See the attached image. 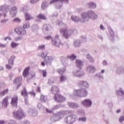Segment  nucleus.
I'll return each mask as SVG.
<instances>
[{
  "instance_id": "20e7f679",
  "label": "nucleus",
  "mask_w": 124,
  "mask_h": 124,
  "mask_svg": "<svg viewBox=\"0 0 124 124\" xmlns=\"http://www.w3.org/2000/svg\"><path fill=\"white\" fill-rule=\"evenodd\" d=\"M53 98L55 101H56V102H58L59 103L65 101L66 99L65 97L62 96V95L59 93L58 94L54 95Z\"/></svg>"
},
{
  "instance_id": "f3484780",
  "label": "nucleus",
  "mask_w": 124,
  "mask_h": 124,
  "mask_svg": "<svg viewBox=\"0 0 124 124\" xmlns=\"http://www.w3.org/2000/svg\"><path fill=\"white\" fill-rule=\"evenodd\" d=\"M87 70L88 71H89L90 73H95L96 69H95V67L93 65L88 66L87 67Z\"/></svg>"
},
{
  "instance_id": "473e14b6",
  "label": "nucleus",
  "mask_w": 124,
  "mask_h": 124,
  "mask_svg": "<svg viewBox=\"0 0 124 124\" xmlns=\"http://www.w3.org/2000/svg\"><path fill=\"white\" fill-rule=\"evenodd\" d=\"M59 79H60V81L61 82H64V81H66V80L67 79V78H66V77L62 75L60 77Z\"/></svg>"
},
{
  "instance_id": "f257e3e1",
  "label": "nucleus",
  "mask_w": 124,
  "mask_h": 124,
  "mask_svg": "<svg viewBox=\"0 0 124 124\" xmlns=\"http://www.w3.org/2000/svg\"><path fill=\"white\" fill-rule=\"evenodd\" d=\"M60 32L62 35L63 37L67 39L70 36H71L72 34H74V29H68L67 28H62L60 30Z\"/></svg>"
},
{
  "instance_id": "603ef678",
  "label": "nucleus",
  "mask_w": 124,
  "mask_h": 124,
  "mask_svg": "<svg viewBox=\"0 0 124 124\" xmlns=\"http://www.w3.org/2000/svg\"><path fill=\"white\" fill-rule=\"evenodd\" d=\"M45 39H46V40H49V39H52V36H51V35H49L46 37H45Z\"/></svg>"
},
{
  "instance_id": "e2e57ef3",
  "label": "nucleus",
  "mask_w": 124,
  "mask_h": 124,
  "mask_svg": "<svg viewBox=\"0 0 124 124\" xmlns=\"http://www.w3.org/2000/svg\"><path fill=\"white\" fill-rule=\"evenodd\" d=\"M31 78H34L35 77V73H32L31 74Z\"/></svg>"
},
{
  "instance_id": "a19ab883",
  "label": "nucleus",
  "mask_w": 124,
  "mask_h": 124,
  "mask_svg": "<svg viewBox=\"0 0 124 124\" xmlns=\"http://www.w3.org/2000/svg\"><path fill=\"white\" fill-rule=\"evenodd\" d=\"M79 122H83V123H85L87 121V117H80L78 119Z\"/></svg>"
},
{
  "instance_id": "9b49d317",
  "label": "nucleus",
  "mask_w": 124,
  "mask_h": 124,
  "mask_svg": "<svg viewBox=\"0 0 124 124\" xmlns=\"http://www.w3.org/2000/svg\"><path fill=\"white\" fill-rule=\"evenodd\" d=\"M14 84L17 85V89H19L22 86V77L16 78L14 80Z\"/></svg>"
},
{
  "instance_id": "2eb2a0df",
  "label": "nucleus",
  "mask_w": 124,
  "mask_h": 124,
  "mask_svg": "<svg viewBox=\"0 0 124 124\" xmlns=\"http://www.w3.org/2000/svg\"><path fill=\"white\" fill-rule=\"evenodd\" d=\"M81 18L83 20V23L88 22L90 20L89 14L88 13H83L81 14Z\"/></svg>"
},
{
  "instance_id": "7ed1b4c3",
  "label": "nucleus",
  "mask_w": 124,
  "mask_h": 124,
  "mask_svg": "<svg viewBox=\"0 0 124 124\" xmlns=\"http://www.w3.org/2000/svg\"><path fill=\"white\" fill-rule=\"evenodd\" d=\"M14 31L19 35H25L27 33V30L22 26H17L15 29Z\"/></svg>"
},
{
  "instance_id": "49530a36",
  "label": "nucleus",
  "mask_w": 124,
  "mask_h": 124,
  "mask_svg": "<svg viewBox=\"0 0 124 124\" xmlns=\"http://www.w3.org/2000/svg\"><path fill=\"white\" fill-rule=\"evenodd\" d=\"M29 112L30 113H31V114H33L35 113H36V109L31 108L29 109Z\"/></svg>"
},
{
  "instance_id": "dca6fc26",
  "label": "nucleus",
  "mask_w": 124,
  "mask_h": 124,
  "mask_svg": "<svg viewBox=\"0 0 124 124\" xmlns=\"http://www.w3.org/2000/svg\"><path fill=\"white\" fill-rule=\"evenodd\" d=\"M10 14L13 18L16 17V15L17 14V8L15 6L13 7L10 11Z\"/></svg>"
},
{
  "instance_id": "c756f323",
  "label": "nucleus",
  "mask_w": 124,
  "mask_h": 124,
  "mask_svg": "<svg viewBox=\"0 0 124 124\" xmlns=\"http://www.w3.org/2000/svg\"><path fill=\"white\" fill-rule=\"evenodd\" d=\"M56 1H60L61 2L59 3V4H57L56 6V8H57V9H59V8H61L62 7V2H63V1H64V0H56Z\"/></svg>"
},
{
  "instance_id": "4c0bfd02",
  "label": "nucleus",
  "mask_w": 124,
  "mask_h": 124,
  "mask_svg": "<svg viewBox=\"0 0 124 124\" xmlns=\"http://www.w3.org/2000/svg\"><path fill=\"white\" fill-rule=\"evenodd\" d=\"M41 6H42V9H43V10H44V9H45V8H46L48 6L47 5V2L46 1L43 2L42 3Z\"/></svg>"
},
{
  "instance_id": "c9c22d12",
  "label": "nucleus",
  "mask_w": 124,
  "mask_h": 124,
  "mask_svg": "<svg viewBox=\"0 0 124 124\" xmlns=\"http://www.w3.org/2000/svg\"><path fill=\"white\" fill-rule=\"evenodd\" d=\"M67 58L68 59H69V60H70L71 61H74V60H76L77 57L76 56V55L72 54L71 56H67Z\"/></svg>"
},
{
  "instance_id": "a211bd4d",
  "label": "nucleus",
  "mask_w": 124,
  "mask_h": 124,
  "mask_svg": "<svg viewBox=\"0 0 124 124\" xmlns=\"http://www.w3.org/2000/svg\"><path fill=\"white\" fill-rule=\"evenodd\" d=\"M25 18L26 21H31V20H32L33 19V17H32L31 14L27 13L25 14Z\"/></svg>"
},
{
  "instance_id": "09e8293b",
  "label": "nucleus",
  "mask_w": 124,
  "mask_h": 124,
  "mask_svg": "<svg viewBox=\"0 0 124 124\" xmlns=\"http://www.w3.org/2000/svg\"><path fill=\"white\" fill-rule=\"evenodd\" d=\"M38 49L39 50H43V49H45V45H42V46H39L38 47Z\"/></svg>"
},
{
  "instance_id": "0e129e2a",
  "label": "nucleus",
  "mask_w": 124,
  "mask_h": 124,
  "mask_svg": "<svg viewBox=\"0 0 124 124\" xmlns=\"http://www.w3.org/2000/svg\"><path fill=\"white\" fill-rule=\"evenodd\" d=\"M92 57V56H91V55H90V54H87V58L88 60H90V59H91Z\"/></svg>"
},
{
  "instance_id": "680f3d73",
  "label": "nucleus",
  "mask_w": 124,
  "mask_h": 124,
  "mask_svg": "<svg viewBox=\"0 0 124 124\" xmlns=\"http://www.w3.org/2000/svg\"><path fill=\"white\" fill-rule=\"evenodd\" d=\"M89 60L90 62H94V59H93V57Z\"/></svg>"
},
{
  "instance_id": "bf43d9fd",
  "label": "nucleus",
  "mask_w": 124,
  "mask_h": 124,
  "mask_svg": "<svg viewBox=\"0 0 124 124\" xmlns=\"http://www.w3.org/2000/svg\"><path fill=\"white\" fill-rule=\"evenodd\" d=\"M57 1H56V0H52L51 1H50L49 2V4H52V3H55V2H57Z\"/></svg>"
},
{
  "instance_id": "a878e982",
  "label": "nucleus",
  "mask_w": 124,
  "mask_h": 124,
  "mask_svg": "<svg viewBox=\"0 0 124 124\" xmlns=\"http://www.w3.org/2000/svg\"><path fill=\"white\" fill-rule=\"evenodd\" d=\"M54 60V58L52 56H48L47 57V59H44V62L47 63H49V62H51Z\"/></svg>"
},
{
  "instance_id": "f8f14e48",
  "label": "nucleus",
  "mask_w": 124,
  "mask_h": 124,
  "mask_svg": "<svg viewBox=\"0 0 124 124\" xmlns=\"http://www.w3.org/2000/svg\"><path fill=\"white\" fill-rule=\"evenodd\" d=\"M18 103V96L15 95L11 99V104L14 107H17V104Z\"/></svg>"
},
{
  "instance_id": "423d86ee",
  "label": "nucleus",
  "mask_w": 124,
  "mask_h": 124,
  "mask_svg": "<svg viewBox=\"0 0 124 124\" xmlns=\"http://www.w3.org/2000/svg\"><path fill=\"white\" fill-rule=\"evenodd\" d=\"M81 103L85 108H90L93 105V102L90 99H85L81 101Z\"/></svg>"
},
{
  "instance_id": "de8ad7c7",
  "label": "nucleus",
  "mask_w": 124,
  "mask_h": 124,
  "mask_svg": "<svg viewBox=\"0 0 124 124\" xmlns=\"http://www.w3.org/2000/svg\"><path fill=\"white\" fill-rule=\"evenodd\" d=\"M13 22H16V23H21V20L18 18H16L13 19Z\"/></svg>"
},
{
  "instance_id": "e433bc0d",
  "label": "nucleus",
  "mask_w": 124,
  "mask_h": 124,
  "mask_svg": "<svg viewBox=\"0 0 124 124\" xmlns=\"http://www.w3.org/2000/svg\"><path fill=\"white\" fill-rule=\"evenodd\" d=\"M84 75H85V73H84V71H83V70H80V71H78V77H83Z\"/></svg>"
},
{
  "instance_id": "13d9d810",
  "label": "nucleus",
  "mask_w": 124,
  "mask_h": 124,
  "mask_svg": "<svg viewBox=\"0 0 124 124\" xmlns=\"http://www.w3.org/2000/svg\"><path fill=\"white\" fill-rule=\"evenodd\" d=\"M30 94H31V95H33V96H35V93L34 92H29Z\"/></svg>"
},
{
  "instance_id": "b1692460",
  "label": "nucleus",
  "mask_w": 124,
  "mask_h": 124,
  "mask_svg": "<svg viewBox=\"0 0 124 124\" xmlns=\"http://www.w3.org/2000/svg\"><path fill=\"white\" fill-rule=\"evenodd\" d=\"M116 93L117 95H124V90L122 88H120L119 90L116 92Z\"/></svg>"
},
{
  "instance_id": "58836bf2",
  "label": "nucleus",
  "mask_w": 124,
  "mask_h": 124,
  "mask_svg": "<svg viewBox=\"0 0 124 124\" xmlns=\"http://www.w3.org/2000/svg\"><path fill=\"white\" fill-rule=\"evenodd\" d=\"M108 31L110 33L111 37H114V36H115V35L114 34V31L112 30V28H111V27L108 28Z\"/></svg>"
},
{
  "instance_id": "f03ea898",
  "label": "nucleus",
  "mask_w": 124,
  "mask_h": 124,
  "mask_svg": "<svg viewBox=\"0 0 124 124\" xmlns=\"http://www.w3.org/2000/svg\"><path fill=\"white\" fill-rule=\"evenodd\" d=\"M13 115L15 118L18 120H21V119H23V118L26 116V114H25L24 111L21 109H19L16 111L13 112Z\"/></svg>"
},
{
  "instance_id": "2f4dec72",
  "label": "nucleus",
  "mask_w": 124,
  "mask_h": 124,
  "mask_svg": "<svg viewBox=\"0 0 124 124\" xmlns=\"http://www.w3.org/2000/svg\"><path fill=\"white\" fill-rule=\"evenodd\" d=\"M44 28L46 31H50L52 29V26L50 24H44Z\"/></svg>"
},
{
  "instance_id": "bb28decb",
  "label": "nucleus",
  "mask_w": 124,
  "mask_h": 124,
  "mask_svg": "<svg viewBox=\"0 0 124 124\" xmlns=\"http://www.w3.org/2000/svg\"><path fill=\"white\" fill-rule=\"evenodd\" d=\"M57 71L60 75H62L65 72V69L63 68H59L57 69Z\"/></svg>"
},
{
  "instance_id": "9d476101",
  "label": "nucleus",
  "mask_w": 124,
  "mask_h": 124,
  "mask_svg": "<svg viewBox=\"0 0 124 124\" xmlns=\"http://www.w3.org/2000/svg\"><path fill=\"white\" fill-rule=\"evenodd\" d=\"M78 87L79 88H86L88 89L90 87L89 83L86 81L79 80L78 82Z\"/></svg>"
},
{
  "instance_id": "6ab92c4d",
  "label": "nucleus",
  "mask_w": 124,
  "mask_h": 124,
  "mask_svg": "<svg viewBox=\"0 0 124 124\" xmlns=\"http://www.w3.org/2000/svg\"><path fill=\"white\" fill-rule=\"evenodd\" d=\"M16 59V57L14 55L11 56L10 58L8 60V63L11 64V65H14V60Z\"/></svg>"
},
{
  "instance_id": "412c9836",
  "label": "nucleus",
  "mask_w": 124,
  "mask_h": 124,
  "mask_svg": "<svg viewBox=\"0 0 124 124\" xmlns=\"http://www.w3.org/2000/svg\"><path fill=\"white\" fill-rule=\"evenodd\" d=\"M88 7L92 9L96 8V4L93 2H90L88 3Z\"/></svg>"
},
{
  "instance_id": "4be33fe9",
  "label": "nucleus",
  "mask_w": 124,
  "mask_h": 124,
  "mask_svg": "<svg viewBox=\"0 0 124 124\" xmlns=\"http://www.w3.org/2000/svg\"><path fill=\"white\" fill-rule=\"evenodd\" d=\"M83 66H84V62L81 60H78V69L82 70Z\"/></svg>"
},
{
  "instance_id": "c85d7f7f",
  "label": "nucleus",
  "mask_w": 124,
  "mask_h": 124,
  "mask_svg": "<svg viewBox=\"0 0 124 124\" xmlns=\"http://www.w3.org/2000/svg\"><path fill=\"white\" fill-rule=\"evenodd\" d=\"M37 18L41 20H46L47 19L46 16H44V15L42 14H39V15H38V16H37Z\"/></svg>"
},
{
  "instance_id": "a18cd8bd",
  "label": "nucleus",
  "mask_w": 124,
  "mask_h": 124,
  "mask_svg": "<svg viewBox=\"0 0 124 124\" xmlns=\"http://www.w3.org/2000/svg\"><path fill=\"white\" fill-rule=\"evenodd\" d=\"M71 19L74 22H77V21H78V17H77V16H72L71 17Z\"/></svg>"
},
{
  "instance_id": "774afa93",
  "label": "nucleus",
  "mask_w": 124,
  "mask_h": 124,
  "mask_svg": "<svg viewBox=\"0 0 124 124\" xmlns=\"http://www.w3.org/2000/svg\"><path fill=\"white\" fill-rule=\"evenodd\" d=\"M9 124H15V121L13 120L11 121V123H9Z\"/></svg>"
},
{
  "instance_id": "aec40b11",
  "label": "nucleus",
  "mask_w": 124,
  "mask_h": 124,
  "mask_svg": "<svg viewBox=\"0 0 124 124\" xmlns=\"http://www.w3.org/2000/svg\"><path fill=\"white\" fill-rule=\"evenodd\" d=\"M30 71V67H27L25 68L23 72V76L25 78L27 77L28 75H29V71Z\"/></svg>"
},
{
  "instance_id": "5fc2aeb1",
  "label": "nucleus",
  "mask_w": 124,
  "mask_h": 124,
  "mask_svg": "<svg viewBox=\"0 0 124 124\" xmlns=\"http://www.w3.org/2000/svg\"><path fill=\"white\" fill-rule=\"evenodd\" d=\"M46 113H48L49 114H51L52 113H53V111L51 110H49L48 108H46Z\"/></svg>"
},
{
  "instance_id": "052dcab7",
  "label": "nucleus",
  "mask_w": 124,
  "mask_h": 124,
  "mask_svg": "<svg viewBox=\"0 0 124 124\" xmlns=\"http://www.w3.org/2000/svg\"><path fill=\"white\" fill-rule=\"evenodd\" d=\"M6 22H7V19H2V20H1V23L2 24H4V23H5Z\"/></svg>"
},
{
  "instance_id": "3c124183",
  "label": "nucleus",
  "mask_w": 124,
  "mask_h": 124,
  "mask_svg": "<svg viewBox=\"0 0 124 124\" xmlns=\"http://www.w3.org/2000/svg\"><path fill=\"white\" fill-rule=\"evenodd\" d=\"M40 0H30L31 3H36V2H38Z\"/></svg>"
},
{
  "instance_id": "338daca9",
  "label": "nucleus",
  "mask_w": 124,
  "mask_h": 124,
  "mask_svg": "<svg viewBox=\"0 0 124 124\" xmlns=\"http://www.w3.org/2000/svg\"><path fill=\"white\" fill-rule=\"evenodd\" d=\"M59 108H60V107L56 106L53 108V110H57V109H59Z\"/></svg>"
},
{
  "instance_id": "4468645a",
  "label": "nucleus",
  "mask_w": 124,
  "mask_h": 124,
  "mask_svg": "<svg viewBox=\"0 0 124 124\" xmlns=\"http://www.w3.org/2000/svg\"><path fill=\"white\" fill-rule=\"evenodd\" d=\"M87 14H88V16L89 18V19L90 18L93 19V20H96V18H97V15H96L94 12L93 11H89Z\"/></svg>"
},
{
  "instance_id": "6e6552de",
  "label": "nucleus",
  "mask_w": 124,
  "mask_h": 124,
  "mask_svg": "<svg viewBox=\"0 0 124 124\" xmlns=\"http://www.w3.org/2000/svg\"><path fill=\"white\" fill-rule=\"evenodd\" d=\"M65 121L66 124H73L75 121H77V118H76V116L75 115H69L68 116L65 118Z\"/></svg>"
},
{
  "instance_id": "37998d69",
  "label": "nucleus",
  "mask_w": 124,
  "mask_h": 124,
  "mask_svg": "<svg viewBox=\"0 0 124 124\" xmlns=\"http://www.w3.org/2000/svg\"><path fill=\"white\" fill-rule=\"evenodd\" d=\"M22 27L24 28V30H26V29H29V28H30V23L24 24Z\"/></svg>"
},
{
  "instance_id": "79ce46f5",
  "label": "nucleus",
  "mask_w": 124,
  "mask_h": 124,
  "mask_svg": "<svg viewBox=\"0 0 124 124\" xmlns=\"http://www.w3.org/2000/svg\"><path fill=\"white\" fill-rule=\"evenodd\" d=\"M78 114L80 116H86V113H85V111L83 110H80L78 111Z\"/></svg>"
},
{
  "instance_id": "ea45409f",
  "label": "nucleus",
  "mask_w": 124,
  "mask_h": 124,
  "mask_svg": "<svg viewBox=\"0 0 124 124\" xmlns=\"http://www.w3.org/2000/svg\"><path fill=\"white\" fill-rule=\"evenodd\" d=\"M18 45H19V44L12 42L11 44V47H12V48H15L16 47H17Z\"/></svg>"
},
{
  "instance_id": "c03bdc74",
  "label": "nucleus",
  "mask_w": 124,
  "mask_h": 124,
  "mask_svg": "<svg viewBox=\"0 0 124 124\" xmlns=\"http://www.w3.org/2000/svg\"><path fill=\"white\" fill-rule=\"evenodd\" d=\"M12 66L11 64H8L6 65V69H8V70H10V69H12Z\"/></svg>"
},
{
  "instance_id": "69168bd1",
  "label": "nucleus",
  "mask_w": 124,
  "mask_h": 124,
  "mask_svg": "<svg viewBox=\"0 0 124 124\" xmlns=\"http://www.w3.org/2000/svg\"><path fill=\"white\" fill-rule=\"evenodd\" d=\"M100 29L102 31H104L105 30V28H104V27L102 25H100Z\"/></svg>"
},
{
  "instance_id": "393cba45",
  "label": "nucleus",
  "mask_w": 124,
  "mask_h": 124,
  "mask_svg": "<svg viewBox=\"0 0 124 124\" xmlns=\"http://www.w3.org/2000/svg\"><path fill=\"white\" fill-rule=\"evenodd\" d=\"M21 93L22 96H24V97H27L28 94V92H27V89H26V88H24L21 91Z\"/></svg>"
},
{
  "instance_id": "72a5a7b5",
  "label": "nucleus",
  "mask_w": 124,
  "mask_h": 124,
  "mask_svg": "<svg viewBox=\"0 0 124 124\" xmlns=\"http://www.w3.org/2000/svg\"><path fill=\"white\" fill-rule=\"evenodd\" d=\"M8 92H9L8 89H7L1 92L0 93V96L1 97L4 96L5 94H7V93H8Z\"/></svg>"
},
{
  "instance_id": "4d7b16f0",
  "label": "nucleus",
  "mask_w": 124,
  "mask_h": 124,
  "mask_svg": "<svg viewBox=\"0 0 124 124\" xmlns=\"http://www.w3.org/2000/svg\"><path fill=\"white\" fill-rule=\"evenodd\" d=\"M22 39V38L21 37H17L15 38V41H19V40H21Z\"/></svg>"
},
{
  "instance_id": "f704fd0d",
  "label": "nucleus",
  "mask_w": 124,
  "mask_h": 124,
  "mask_svg": "<svg viewBox=\"0 0 124 124\" xmlns=\"http://www.w3.org/2000/svg\"><path fill=\"white\" fill-rule=\"evenodd\" d=\"M64 111H60L58 112L57 116V117H59L60 119H62V117L64 116Z\"/></svg>"
},
{
  "instance_id": "5701e85b",
  "label": "nucleus",
  "mask_w": 124,
  "mask_h": 124,
  "mask_svg": "<svg viewBox=\"0 0 124 124\" xmlns=\"http://www.w3.org/2000/svg\"><path fill=\"white\" fill-rule=\"evenodd\" d=\"M118 74H123L124 73V68L123 67H118L116 70Z\"/></svg>"
},
{
  "instance_id": "1a4fd4ad",
  "label": "nucleus",
  "mask_w": 124,
  "mask_h": 124,
  "mask_svg": "<svg viewBox=\"0 0 124 124\" xmlns=\"http://www.w3.org/2000/svg\"><path fill=\"white\" fill-rule=\"evenodd\" d=\"M9 96H6L1 101V105L3 108H7L8 107V105H9Z\"/></svg>"
},
{
  "instance_id": "0eeeda50",
  "label": "nucleus",
  "mask_w": 124,
  "mask_h": 124,
  "mask_svg": "<svg viewBox=\"0 0 124 124\" xmlns=\"http://www.w3.org/2000/svg\"><path fill=\"white\" fill-rule=\"evenodd\" d=\"M52 44L55 46L56 47H60V45L61 44V40H60V36L59 35H56L55 36L54 39H52Z\"/></svg>"
},
{
  "instance_id": "8fccbe9b",
  "label": "nucleus",
  "mask_w": 124,
  "mask_h": 124,
  "mask_svg": "<svg viewBox=\"0 0 124 124\" xmlns=\"http://www.w3.org/2000/svg\"><path fill=\"white\" fill-rule=\"evenodd\" d=\"M119 122L120 123H123V122H124V116H120V117L119 118Z\"/></svg>"
},
{
  "instance_id": "ddd939ff",
  "label": "nucleus",
  "mask_w": 124,
  "mask_h": 124,
  "mask_svg": "<svg viewBox=\"0 0 124 124\" xmlns=\"http://www.w3.org/2000/svg\"><path fill=\"white\" fill-rule=\"evenodd\" d=\"M51 93L56 95L60 93V89L57 86H52L51 88Z\"/></svg>"
},
{
  "instance_id": "7c9ffc66",
  "label": "nucleus",
  "mask_w": 124,
  "mask_h": 124,
  "mask_svg": "<svg viewBox=\"0 0 124 124\" xmlns=\"http://www.w3.org/2000/svg\"><path fill=\"white\" fill-rule=\"evenodd\" d=\"M40 100L42 101V102H46L47 101V96L41 94L40 97Z\"/></svg>"
},
{
  "instance_id": "6e6d98bb",
  "label": "nucleus",
  "mask_w": 124,
  "mask_h": 124,
  "mask_svg": "<svg viewBox=\"0 0 124 124\" xmlns=\"http://www.w3.org/2000/svg\"><path fill=\"white\" fill-rule=\"evenodd\" d=\"M95 77H99V78H102V75L100 74H97L95 75Z\"/></svg>"
},
{
  "instance_id": "39448f33",
  "label": "nucleus",
  "mask_w": 124,
  "mask_h": 124,
  "mask_svg": "<svg viewBox=\"0 0 124 124\" xmlns=\"http://www.w3.org/2000/svg\"><path fill=\"white\" fill-rule=\"evenodd\" d=\"M88 96V90L85 88L78 90V97H86Z\"/></svg>"
},
{
  "instance_id": "cd10ccee",
  "label": "nucleus",
  "mask_w": 124,
  "mask_h": 124,
  "mask_svg": "<svg viewBox=\"0 0 124 124\" xmlns=\"http://www.w3.org/2000/svg\"><path fill=\"white\" fill-rule=\"evenodd\" d=\"M87 36L86 35H82L80 37V40L78 43H82V42H84V43L87 42Z\"/></svg>"
},
{
  "instance_id": "864d4df0",
  "label": "nucleus",
  "mask_w": 124,
  "mask_h": 124,
  "mask_svg": "<svg viewBox=\"0 0 124 124\" xmlns=\"http://www.w3.org/2000/svg\"><path fill=\"white\" fill-rule=\"evenodd\" d=\"M47 74V72L46 70L43 71V77H46V75Z\"/></svg>"
}]
</instances>
